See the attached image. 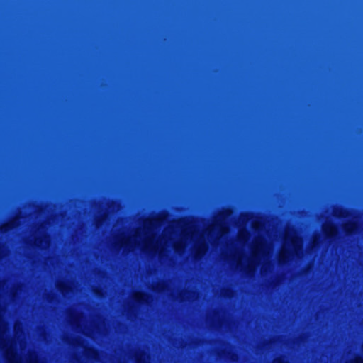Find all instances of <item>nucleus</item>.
<instances>
[{"label": "nucleus", "mask_w": 363, "mask_h": 363, "mask_svg": "<svg viewBox=\"0 0 363 363\" xmlns=\"http://www.w3.org/2000/svg\"><path fill=\"white\" fill-rule=\"evenodd\" d=\"M326 238L330 240H334L338 235V230L335 226L331 225L324 230Z\"/></svg>", "instance_id": "f257e3e1"}, {"label": "nucleus", "mask_w": 363, "mask_h": 363, "mask_svg": "<svg viewBox=\"0 0 363 363\" xmlns=\"http://www.w3.org/2000/svg\"><path fill=\"white\" fill-rule=\"evenodd\" d=\"M358 230V226L356 223H351L345 227V231L348 235L356 233Z\"/></svg>", "instance_id": "f03ea898"}, {"label": "nucleus", "mask_w": 363, "mask_h": 363, "mask_svg": "<svg viewBox=\"0 0 363 363\" xmlns=\"http://www.w3.org/2000/svg\"><path fill=\"white\" fill-rule=\"evenodd\" d=\"M147 295L145 293H139L134 296V299L136 302L139 303H143L145 301V297Z\"/></svg>", "instance_id": "7ed1b4c3"}, {"label": "nucleus", "mask_w": 363, "mask_h": 363, "mask_svg": "<svg viewBox=\"0 0 363 363\" xmlns=\"http://www.w3.org/2000/svg\"><path fill=\"white\" fill-rule=\"evenodd\" d=\"M288 257L285 254H280L279 257V263L285 262Z\"/></svg>", "instance_id": "20e7f679"}, {"label": "nucleus", "mask_w": 363, "mask_h": 363, "mask_svg": "<svg viewBox=\"0 0 363 363\" xmlns=\"http://www.w3.org/2000/svg\"><path fill=\"white\" fill-rule=\"evenodd\" d=\"M86 352H87V354L88 355H90V354H97V350L95 349V348H93V347H89L87 350H86Z\"/></svg>", "instance_id": "39448f33"}, {"label": "nucleus", "mask_w": 363, "mask_h": 363, "mask_svg": "<svg viewBox=\"0 0 363 363\" xmlns=\"http://www.w3.org/2000/svg\"><path fill=\"white\" fill-rule=\"evenodd\" d=\"M58 289L61 291H64L66 290L67 289V286L65 284H60L58 285Z\"/></svg>", "instance_id": "423d86ee"}, {"label": "nucleus", "mask_w": 363, "mask_h": 363, "mask_svg": "<svg viewBox=\"0 0 363 363\" xmlns=\"http://www.w3.org/2000/svg\"><path fill=\"white\" fill-rule=\"evenodd\" d=\"M274 363H286V361L284 358L280 357L277 359Z\"/></svg>", "instance_id": "0eeeda50"}, {"label": "nucleus", "mask_w": 363, "mask_h": 363, "mask_svg": "<svg viewBox=\"0 0 363 363\" xmlns=\"http://www.w3.org/2000/svg\"><path fill=\"white\" fill-rule=\"evenodd\" d=\"M201 252H202L201 247H197L196 250V255H200Z\"/></svg>", "instance_id": "6e6552de"}, {"label": "nucleus", "mask_w": 363, "mask_h": 363, "mask_svg": "<svg viewBox=\"0 0 363 363\" xmlns=\"http://www.w3.org/2000/svg\"><path fill=\"white\" fill-rule=\"evenodd\" d=\"M137 363H146L145 360L144 359H141L140 357H138L136 359Z\"/></svg>", "instance_id": "1a4fd4ad"}, {"label": "nucleus", "mask_w": 363, "mask_h": 363, "mask_svg": "<svg viewBox=\"0 0 363 363\" xmlns=\"http://www.w3.org/2000/svg\"><path fill=\"white\" fill-rule=\"evenodd\" d=\"M9 227V225H4V226L1 228V229H2V230H3V231H4V232H5V231H7V230H8Z\"/></svg>", "instance_id": "9d476101"}, {"label": "nucleus", "mask_w": 363, "mask_h": 363, "mask_svg": "<svg viewBox=\"0 0 363 363\" xmlns=\"http://www.w3.org/2000/svg\"><path fill=\"white\" fill-rule=\"evenodd\" d=\"M354 363H363V360H362L361 359H357Z\"/></svg>", "instance_id": "9b49d317"}]
</instances>
